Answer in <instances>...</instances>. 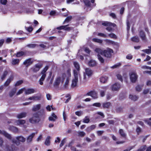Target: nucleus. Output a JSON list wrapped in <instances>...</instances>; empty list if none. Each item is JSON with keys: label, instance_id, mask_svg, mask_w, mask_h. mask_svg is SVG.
<instances>
[{"label": "nucleus", "instance_id": "nucleus-51", "mask_svg": "<svg viewBox=\"0 0 151 151\" xmlns=\"http://www.w3.org/2000/svg\"><path fill=\"white\" fill-rule=\"evenodd\" d=\"M92 106H96L97 107H100L101 106V104L99 103H94L93 104Z\"/></svg>", "mask_w": 151, "mask_h": 151}, {"label": "nucleus", "instance_id": "nucleus-13", "mask_svg": "<svg viewBox=\"0 0 151 151\" xmlns=\"http://www.w3.org/2000/svg\"><path fill=\"white\" fill-rule=\"evenodd\" d=\"M120 88V85L119 83H116L111 85V89L112 91H118Z\"/></svg>", "mask_w": 151, "mask_h": 151}, {"label": "nucleus", "instance_id": "nucleus-44", "mask_svg": "<svg viewBox=\"0 0 151 151\" xmlns=\"http://www.w3.org/2000/svg\"><path fill=\"white\" fill-rule=\"evenodd\" d=\"M146 148V145H144L141 147L137 151H144Z\"/></svg>", "mask_w": 151, "mask_h": 151}, {"label": "nucleus", "instance_id": "nucleus-27", "mask_svg": "<svg viewBox=\"0 0 151 151\" xmlns=\"http://www.w3.org/2000/svg\"><path fill=\"white\" fill-rule=\"evenodd\" d=\"M19 62V59H12V63L13 65H18Z\"/></svg>", "mask_w": 151, "mask_h": 151}, {"label": "nucleus", "instance_id": "nucleus-16", "mask_svg": "<svg viewBox=\"0 0 151 151\" xmlns=\"http://www.w3.org/2000/svg\"><path fill=\"white\" fill-rule=\"evenodd\" d=\"M139 35L142 40H146V36L143 31L140 30L139 32Z\"/></svg>", "mask_w": 151, "mask_h": 151}, {"label": "nucleus", "instance_id": "nucleus-47", "mask_svg": "<svg viewBox=\"0 0 151 151\" xmlns=\"http://www.w3.org/2000/svg\"><path fill=\"white\" fill-rule=\"evenodd\" d=\"M83 1L84 3L86 5L88 6H89L90 5V1L88 0H84Z\"/></svg>", "mask_w": 151, "mask_h": 151}, {"label": "nucleus", "instance_id": "nucleus-30", "mask_svg": "<svg viewBox=\"0 0 151 151\" xmlns=\"http://www.w3.org/2000/svg\"><path fill=\"white\" fill-rule=\"evenodd\" d=\"M102 25L105 26L112 25L113 26V27H114L115 26V24L108 22H105L102 23Z\"/></svg>", "mask_w": 151, "mask_h": 151}, {"label": "nucleus", "instance_id": "nucleus-9", "mask_svg": "<svg viewBox=\"0 0 151 151\" xmlns=\"http://www.w3.org/2000/svg\"><path fill=\"white\" fill-rule=\"evenodd\" d=\"M17 147L14 144H11L9 145H6L4 150L6 151H15L17 150Z\"/></svg>", "mask_w": 151, "mask_h": 151}, {"label": "nucleus", "instance_id": "nucleus-63", "mask_svg": "<svg viewBox=\"0 0 151 151\" xmlns=\"http://www.w3.org/2000/svg\"><path fill=\"white\" fill-rule=\"evenodd\" d=\"M117 78L120 81H122V76H121V75H120L119 74L117 75Z\"/></svg>", "mask_w": 151, "mask_h": 151}, {"label": "nucleus", "instance_id": "nucleus-38", "mask_svg": "<svg viewBox=\"0 0 151 151\" xmlns=\"http://www.w3.org/2000/svg\"><path fill=\"white\" fill-rule=\"evenodd\" d=\"M37 45L35 44H29L27 45V47L29 48H33L36 47Z\"/></svg>", "mask_w": 151, "mask_h": 151}, {"label": "nucleus", "instance_id": "nucleus-26", "mask_svg": "<svg viewBox=\"0 0 151 151\" xmlns=\"http://www.w3.org/2000/svg\"><path fill=\"white\" fill-rule=\"evenodd\" d=\"M51 137L50 136H48L46 139L45 144L47 146H49L50 144V139Z\"/></svg>", "mask_w": 151, "mask_h": 151}, {"label": "nucleus", "instance_id": "nucleus-35", "mask_svg": "<svg viewBox=\"0 0 151 151\" xmlns=\"http://www.w3.org/2000/svg\"><path fill=\"white\" fill-rule=\"evenodd\" d=\"M119 134L122 137H125L126 136V134L122 129H120L119 131Z\"/></svg>", "mask_w": 151, "mask_h": 151}, {"label": "nucleus", "instance_id": "nucleus-14", "mask_svg": "<svg viewBox=\"0 0 151 151\" xmlns=\"http://www.w3.org/2000/svg\"><path fill=\"white\" fill-rule=\"evenodd\" d=\"M87 95L90 96L93 99H96L97 98V93L95 91H91L88 93Z\"/></svg>", "mask_w": 151, "mask_h": 151}, {"label": "nucleus", "instance_id": "nucleus-6", "mask_svg": "<svg viewBox=\"0 0 151 151\" xmlns=\"http://www.w3.org/2000/svg\"><path fill=\"white\" fill-rule=\"evenodd\" d=\"M73 78L72 80L71 86L72 87H74L77 86L78 81V78H79L80 79L81 76L80 75H78L75 72L73 74Z\"/></svg>", "mask_w": 151, "mask_h": 151}, {"label": "nucleus", "instance_id": "nucleus-42", "mask_svg": "<svg viewBox=\"0 0 151 151\" xmlns=\"http://www.w3.org/2000/svg\"><path fill=\"white\" fill-rule=\"evenodd\" d=\"M89 118L88 116H86L83 120V122L85 123H88L89 122Z\"/></svg>", "mask_w": 151, "mask_h": 151}, {"label": "nucleus", "instance_id": "nucleus-48", "mask_svg": "<svg viewBox=\"0 0 151 151\" xmlns=\"http://www.w3.org/2000/svg\"><path fill=\"white\" fill-rule=\"evenodd\" d=\"M7 2V0H0V3L2 4L6 5Z\"/></svg>", "mask_w": 151, "mask_h": 151}, {"label": "nucleus", "instance_id": "nucleus-29", "mask_svg": "<svg viewBox=\"0 0 151 151\" xmlns=\"http://www.w3.org/2000/svg\"><path fill=\"white\" fill-rule=\"evenodd\" d=\"M149 49H146L142 50V51L146 53L147 54H149L151 53V46L148 47Z\"/></svg>", "mask_w": 151, "mask_h": 151}, {"label": "nucleus", "instance_id": "nucleus-4", "mask_svg": "<svg viewBox=\"0 0 151 151\" xmlns=\"http://www.w3.org/2000/svg\"><path fill=\"white\" fill-rule=\"evenodd\" d=\"M49 68L48 66H46L41 72L40 74L42 75V76L39 81V83L40 85H42L43 84V81L44 80L46 76V72Z\"/></svg>", "mask_w": 151, "mask_h": 151}, {"label": "nucleus", "instance_id": "nucleus-10", "mask_svg": "<svg viewBox=\"0 0 151 151\" xmlns=\"http://www.w3.org/2000/svg\"><path fill=\"white\" fill-rule=\"evenodd\" d=\"M73 64L76 68V69H74L73 70V74H74L75 72L78 75H80V67L78 63L76 61L74 62H73Z\"/></svg>", "mask_w": 151, "mask_h": 151}, {"label": "nucleus", "instance_id": "nucleus-55", "mask_svg": "<svg viewBox=\"0 0 151 151\" xmlns=\"http://www.w3.org/2000/svg\"><path fill=\"white\" fill-rule=\"evenodd\" d=\"M78 134L79 136L83 137L85 135L86 133L83 132H79Z\"/></svg>", "mask_w": 151, "mask_h": 151}, {"label": "nucleus", "instance_id": "nucleus-45", "mask_svg": "<svg viewBox=\"0 0 151 151\" xmlns=\"http://www.w3.org/2000/svg\"><path fill=\"white\" fill-rule=\"evenodd\" d=\"M116 111L117 112H120L122 111V108L120 107H118L116 108Z\"/></svg>", "mask_w": 151, "mask_h": 151}, {"label": "nucleus", "instance_id": "nucleus-8", "mask_svg": "<svg viewBox=\"0 0 151 151\" xmlns=\"http://www.w3.org/2000/svg\"><path fill=\"white\" fill-rule=\"evenodd\" d=\"M40 120L39 115L37 113L34 114L32 117L29 119V122L33 124L39 122Z\"/></svg>", "mask_w": 151, "mask_h": 151}, {"label": "nucleus", "instance_id": "nucleus-32", "mask_svg": "<svg viewBox=\"0 0 151 151\" xmlns=\"http://www.w3.org/2000/svg\"><path fill=\"white\" fill-rule=\"evenodd\" d=\"M72 17L71 16H70L67 17L63 22V24H64L65 23H68L72 19Z\"/></svg>", "mask_w": 151, "mask_h": 151}, {"label": "nucleus", "instance_id": "nucleus-5", "mask_svg": "<svg viewBox=\"0 0 151 151\" xmlns=\"http://www.w3.org/2000/svg\"><path fill=\"white\" fill-rule=\"evenodd\" d=\"M85 71L83 73V80L84 81H86L92 75L93 72L91 69L88 68H85Z\"/></svg>", "mask_w": 151, "mask_h": 151}, {"label": "nucleus", "instance_id": "nucleus-62", "mask_svg": "<svg viewBox=\"0 0 151 151\" xmlns=\"http://www.w3.org/2000/svg\"><path fill=\"white\" fill-rule=\"evenodd\" d=\"M65 26H64V25L61 26L57 27L56 29L59 30L64 29L65 27Z\"/></svg>", "mask_w": 151, "mask_h": 151}, {"label": "nucleus", "instance_id": "nucleus-39", "mask_svg": "<svg viewBox=\"0 0 151 151\" xmlns=\"http://www.w3.org/2000/svg\"><path fill=\"white\" fill-rule=\"evenodd\" d=\"M8 73V72L6 71H5L4 72L3 75L1 77V78L2 80H4V79L5 78V77L7 75Z\"/></svg>", "mask_w": 151, "mask_h": 151}, {"label": "nucleus", "instance_id": "nucleus-17", "mask_svg": "<svg viewBox=\"0 0 151 151\" xmlns=\"http://www.w3.org/2000/svg\"><path fill=\"white\" fill-rule=\"evenodd\" d=\"M27 113L26 112H22L18 114L17 115L16 117L18 119H21L26 116Z\"/></svg>", "mask_w": 151, "mask_h": 151}, {"label": "nucleus", "instance_id": "nucleus-33", "mask_svg": "<svg viewBox=\"0 0 151 151\" xmlns=\"http://www.w3.org/2000/svg\"><path fill=\"white\" fill-rule=\"evenodd\" d=\"M134 42H138L139 41V39L137 36H135L133 37L131 39Z\"/></svg>", "mask_w": 151, "mask_h": 151}, {"label": "nucleus", "instance_id": "nucleus-28", "mask_svg": "<svg viewBox=\"0 0 151 151\" xmlns=\"http://www.w3.org/2000/svg\"><path fill=\"white\" fill-rule=\"evenodd\" d=\"M9 129L12 131L15 132H17L18 131V128L17 127H14V126H11L10 127Z\"/></svg>", "mask_w": 151, "mask_h": 151}, {"label": "nucleus", "instance_id": "nucleus-1", "mask_svg": "<svg viewBox=\"0 0 151 151\" xmlns=\"http://www.w3.org/2000/svg\"><path fill=\"white\" fill-rule=\"evenodd\" d=\"M0 134L4 135L9 140H11L12 143L18 146L20 144V142L23 143L26 141V138L22 136H19L16 137L15 139L12 137V135L4 130H0Z\"/></svg>", "mask_w": 151, "mask_h": 151}, {"label": "nucleus", "instance_id": "nucleus-23", "mask_svg": "<svg viewBox=\"0 0 151 151\" xmlns=\"http://www.w3.org/2000/svg\"><path fill=\"white\" fill-rule=\"evenodd\" d=\"M13 79V76H11L9 78H8L6 82L4 84V86H7L9 85L11 82L12 81Z\"/></svg>", "mask_w": 151, "mask_h": 151}, {"label": "nucleus", "instance_id": "nucleus-12", "mask_svg": "<svg viewBox=\"0 0 151 151\" xmlns=\"http://www.w3.org/2000/svg\"><path fill=\"white\" fill-rule=\"evenodd\" d=\"M42 65L40 63H38L35 65L31 69L34 72L36 73L39 71L40 69L42 67Z\"/></svg>", "mask_w": 151, "mask_h": 151}, {"label": "nucleus", "instance_id": "nucleus-58", "mask_svg": "<svg viewBox=\"0 0 151 151\" xmlns=\"http://www.w3.org/2000/svg\"><path fill=\"white\" fill-rule=\"evenodd\" d=\"M145 122H146L147 124L149 126H151V118H150L149 120H146Z\"/></svg>", "mask_w": 151, "mask_h": 151}, {"label": "nucleus", "instance_id": "nucleus-11", "mask_svg": "<svg viewBox=\"0 0 151 151\" xmlns=\"http://www.w3.org/2000/svg\"><path fill=\"white\" fill-rule=\"evenodd\" d=\"M131 82H135L137 80L138 76L136 73L132 72L129 74Z\"/></svg>", "mask_w": 151, "mask_h": 151}, {"label": "nucleus", "instance_id": "nucleus-37", "mask_svg": "<svg viewBox=\"0 0 151 151\" xmlns=\"http://www.w3.org/2000/svg\"><path fill=\"white\" fill-rule=\"evenodd\" d=\"M16 89H14L11 91L9 92V95L10 97H12L14 96L16 92Z\"/></svg>", "mask_w": 151, "mask_h": 151}, {"label": "nucleus", "instance_id": "nucleus-34", "mask_svg": "<svg viewBox=\"0 0 151 151\" xmlns=\"http://www.w3.org/2000/svg\"><path fill=\"white\" fill-rule=\"evenodd\" d=\"M129 98L132 100L134 101L137 100L138 99V97L135 95H130Z\"/></svg>", "mask_w": 151, "mask_h": 151}, {"label": "nucleus", "instance_id": "nucleus-2", "mask_svg": "<svg viewBox=\"0 0 151 151\" xmlns=\"http://www.w3.org/2000/svg\"><path fill=\"white\" fill-rule=\"evenodd\" d=\"M95 51L98 54H100L104 55L105 57L107 58L111 57L112 53H113V51L112 49L107 48L106 50H102L101 48H97L95 49Z\"/></svg>", "mask_w": 151, "mask_h": 151}, {"label": "nucleus", "instance_id": "nucleus-57", "mask_svg": "<svg viewBox=\"0 0 151 151\" xmlns=\"http://www.w3.org/2000/svg\"><path fill=\"white\" fill-rule=\"evenodd\" d=\"M141 68L143 69H149L150 70H151V67L145 65L142 66Z\"/></svg>", "mask_w": 151, "mask_h": 151}, {"label": "nucleus", "instance_id": "nucleus-36", "mask_svg": "<svg viewBox=\"0 0 151 151\" xmlns=\"http://www.w3.org/2000/svg\"><path fill=\"white\" fill-rule=\"evenodd\" d=\"M92 41L93 42L99 43H102L103 42V40H101L98 38H94L92 39Z\"/></svg>", "mask_w": 151, "mask_h": 151}, {"label": "nucleus", "instance_id": "nucleus-3", "mask_svg": "<svg viewBox=\"0 0 151 151\" xmlns=\"http://www.w3.org/2000/svg\"><path fill=\"white\" fill-rule=\"evenodd\" d=\"M62 75L65 79L64 86L66 88L68 85L71 76V69L68 68L67 70L66 73L63 74Z\"/></svg>", "mask_w": 151, "mask_h": 151}, {"label": "nucleus", "instance_id": "nucleus-19", "mask_svg": "<svg viewBox=\"0 0 151 151\" xmlns=\"http://www.w3.org/2000/svg\"><path fill=\"white\" fill-rule=\"evenodd\" d=\"M33 62L32 61L31 58H29L23 62L24 65L28 66L30 65Z\"/></svg>", "mask_w": 151, "mask_h": 151}, {"label": "nucleus", "instance_id": "nucleus-59", "mask_svg": "<svg viewBox=\"0 0 151 151\" xmlns=\"http://www.w3.org/2000/svg\"><path fill=\"white\" fill-rule=\"evenodd\" d=\"M65 139H63L62 140V141L60 144V147H62L64 144L65 143Z\"/></svg>", "mask_w": 151, "mask_h": 151}, {"label": "nucleus", "instance_id": "nucleus-7", "mask_svg": "<svg viewBox=\"0 0 151 151\" xmlns=\"http://www.w3.org/2000/svg\"><path fill=\"white\" fill-rule=\"evenodd\" d=\"M63 76L62 75L58 77L55 78L54 83V86H58L60 83H63L64 81H65V79Z\"/></svg>", "mask_w": 151, "mask_h": 151}, {"label": "nucleus", "instance_id": "nucleus-53", "mask_svg": "<svg viewBox=\"0 0 151 151\" xmlns=\"http://www.w3.org/2000/svg\"><path fill=\"white\" fill-rule=\"evenodd\" d=\"M121 65V64L120 63H118L111 67V68H116L120 66Z\"/></svg>", "mask_w": 151, "mask_h": 151}, {"label": "nucleus", "instance_id": "nucleus-41", "mask_svg": "<svg viewBox=\"0 0 151 151\" xmlns=\"http://www.w3.org/2000/svg\"><path fill=\"white\" fill-rule=\"evenodd\" d=\"M24 54V52L22 51L18 52L16 54V56L17 57H19L22 56Z\"/></svg>", "mask_w": 151, "mask_h": 151}, {"label": "nucleus", "instance_id": "nucleus-50", "mask_svg": "<svg viewBox=\"0 0 151 151\" xmlns=\"http://www.w3.org/2000/svg\"><path fill=\"white\" fill-rule=\"evenodd\" d=\"M23 82V81L22 80L19 81H17L15 84V86H16L20 85Z\"/></svg>", "mask_w": 151, "mask_h": 151}, {"label": "nucleus", "instance_id": "nucleus-21", "mask_svg": "<svg viewBox=\"0 0 151 151\" xmlns=\"http://www.w3.org/2000/svg\"><path fill=\"white\" fill-rule=\"evenodd\" d=\"M108 79V77L106 76H103L100 78V81L103 83H105L107 81Z\"/></svg>", "mask_w": 151, "mask_h": 151}, {"label": "nucleus", "instance_id": "nucleus-20", "mask_svg": "<svg viewBox=\"0 0 151 151\" xmlns=\"http://www.w3.org/2000/svg\"><path fill=\"white\" fill-rule=\"evenodd\" d=\"M40 104H37L33 106L32 107V110L34 111H36L39 110L41 108Z\"/></svg>", "mask_w": 151, "mask_h": 151}, {"label": "nucleus", "instance_id": "nucleus-52", "mask_svg": "<svg viewBox=\"0 0 151 151\" xmlns=\"http://www.w3.org/2000/svg\"><path fill=\"white\" fill-rule=\"evenodd\" d=\"M97 35L105 38L107 37V36L106 35L102 33H99Z\"/></svg>", "mask_w": 151, "mask_h": 151}, {"label": "nucleus", "instance_id": "nucleus-64", "mask_svg": "<svg viewBox=\"0 0 151 151\" xmlns=\"http://www.w3.org/2000/svg\"><path fill=\"white\" fill-rule=\"evenodd\" d=\"M100 95L102 97L104 96L105 95L104 91V90H101L100 91Z\"/></svg>", "mask_w": 151, "mask_h": 151}, {"label": "nucleus", "instance_id": "nucleus-54", "mask_svg": "<svg viewBox=\"0 0 151 151\" xmlns=\"http://www.w3.org/2000/svg\"><path fill=\"white\" fill-rule=\"evenodd\" d=\"M111 94L109 93H108L106 96V99L107 100H109L111 99Z\"/></svg>", "mask_w": 151, "mask_h": 151}, {"label": "nucleus", "instance_id": "nucleus-25", "mask_svg": "<svg viewBox=\"0 0 151 151\" xmlns=\"http://www.w3.org/2000/svg\"><path fill=\"white\" fill-rule=\"evenodd\" d=\"M88 65L90 67H93L96 65V63L95 60H91L88 63Z\"/></svg>", "mask_w": 151, "mask_h": 151}, {"label": "nucleus", "instance_id": "nucleus-15", "mask_svg": "<svg viewBox=\"0 0 151 151\" xmlns=\"http://www.w3.org/2000/svg\"><path fill=\"white\" fill-rule=\"evenodd\" d=\"M35 133H33L29 135L27 138V142L29 143L31 142L32 141V139L35 136Z\"/></svg>", "mask_w": 151, "mask_h": 151}, {"label": "nucleus", "instance_id": "nucleus-56", "mask_svg": "<svg viewBox=\"0 0 151 151\" xmlns=\"http://www.w3.org/2000/svg\"><path fill=\"white\" fill-rule=\"evenodd\" d=\"M75 114L78 116H81L82 114V112L81 111H77L75 112Z\"/></svg>", "mask_w": 151, "mask_h": 151}, {"label": "nucleus", "instance_id": "nucleus-61", "mask_svg": "<svg viewBox=\"0 0 151 151\" xmlns=\"http://www.w3.org/2000/svg\"><path fill=\"white\" fill-rule=\"evenodd\" d=\"M26 29L29 32H30L32 31L33 30V28L31 27H30L27 28V27H25Z\"/></svg>", "mask_w": 151, "mask_h": 151}, {"label": "nucleus", "instance_id": "nucleus-60", "mask_svg": "<svg viewBox=\"0 0 151 151\" xmlns=\"http://www.w3.org/2000/svg\"><path fill=\"white\" fill-rule=\"evenodd\" d=\"M126 58L127 59L131 60L132 58V55L131 54H128L127 55Z\"/></svg>", "mask_w": 151, "mask_h": 151}, {"label": "nucleus", "instance_id": "nucleus-31", "mask_svg": "<svg viewBox=\"0 0 151 151\" xmlns=\"http://www.w3.org/2000/svg\"><path fill=\"white\" fill-rule=\"evenodd\" d=\"M111 105L110 102L104 103L103 104V106L104 108H108Z\"/></svg>", "mask_w": 151, "mask_h": 151}, {"label": "nucleus", "instance_id": "nucleus-43", "mask_svg": "<svg viewBox=\"0 0 151 151\" xmlns=\"http://www.w3.org/2000/svg\"><path fill=\"white\" fill-rule=\"evenodd\" d=\"M64 26H65V28L64 29V30L66 31H70L72 29V27H69L68 26V25H64Z\"/></svg>", "mask_w": 151, "mask_h": 151}, {"label": "nucleus", "instance_id": "nucleus-22", "mask_svg": "<svg viewBox=\"0 0 151 151\" xmlns=\"http://www.w3.org/2000/svg\"><path fill=\"white\" fill-rule=\"evenodd\" d=\"M35 92L34 89L32 88L28 89L25 91V93L26 94L28 95L33 93Z\"/></svg>", "mask_w": 151, "mask_h": 151}, {"label": "nucleus", "instance_id": "nucleus-49", "mask_svg": "<svg viewBox=\"0 0 151 151\" xmlns=\"http://www.w3.org/2000/svg\"><path fill=\"white\" fill-rule=\"evenodd\" d=\"M108 36L111 38H116V35L113 33H111L109 34L108 35Z\"/></svg>", "mask_w": 151, "mask_h": 151}, {"label": "nucleus", "instance_id": "nucleus-40", "mask_svg": "<svg viewBox=\"0 0 151 151\" xmlns=\"http://www.w3.org/2000/svg\"><path fill=\"white\" fill-rule=\"evenodd\" d=\"M99 54H98V58L101 63H103L104 62V60L102 57L99 55Z\"/></svg>", "mask_w": 151, "mask_h": 151}, {"label": "nucleus", "instance_id": "nucleus-46", "mask_svg": "<svg viewBox=\"0 0 151 151\" xmlns=\"http://www.w3.org/2000/svg\"><path fill=\"white\" fill-rule=\"evenodd\" d=\"M25 89L24 88H22L19 90V91L17 93L16 95H18L22 93L24 91Z\"/></svg>", "mask_w": 151, "mask_h": 151}, {"label": "nucleus", "instance_id": "nucleus-24", "mask_svg": "<svg viewBox=\"0 0 151 151\" xmlns=\"http://www.w3.org/2000/svg\"><path fill=\"white\" fill-rule=\"evenodd\" d=\"M57 116L53 113L52 114L51 116L49 117V119L50 121H55L57 119Z\"/></svg>", "mask_w": 151, "mask_h": 151}, {"label": "nucleus", "instance_id": "nucleus-18", "mask_svg": "<svg viewBox=\"0 0 151 151\" xmlns=\"http://www.w3.org/2000/svg\"><path fill=\"white\" fill-rule=\"evenodd\" d=\"M25 123L26 121L25 120L19 119L16 120L14 122V124L15 125H19L24 124Z\"/></svg>", "mask_w": 151, "mask_h": 151}]
</instances>
